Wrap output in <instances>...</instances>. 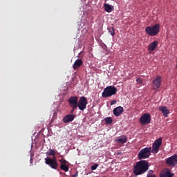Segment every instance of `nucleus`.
<instances>
[{
	"instance_id": "obj_1",
	"label": "nucleus",
	"mask_w": 177,
	"mask_h": 177,
	"mask_svg": "<svg viewBox=\"0 0 177 177\" xmlns=\"http://www.w3.org/2000/svg\"><path fill=\"white\" fill-rule=\"evenodd\" d=\"M162 145V138H158L156 141H153L151 147L142 148L140 149V152H138V160H144L149 158L151 153H158V149H160V145Z\"/></svg>"
},
{
	"instance_id": "obj_2",
	"label": "nucleus",
	"mask_w": 177,
	"mask_h": 177,
	"mask_svg": "<svg viewBox=\"0 0 177 177\" xmlns=\"http://www.w3.org/2000/svg\"><path fill=\"white\" fill-rule=\"evenodd\" d=\"M67 102L69 103V107L72 108V111H69V113H73L75 109H79L80 111H82L85 110L86 106H87V99L85 97L80 98L75 96L69 97Z\"/></svg>"
},
{
	"instance_id": "obj_3",
	"label": "nucleus",
	"mask_w": 177,
	"mask_h": 177,
	"mask_svg": "<svg viewBox=\"0 0 177 177\" xmlns=\"http://www.w3.org/2000/svg\"><path fill=\"white\" fill-rule=\"evenodd\" d=\"M57 162H60V170L62 171L68 172L69 171V166L66 165V160L64 159L58 160L55 161V156H53V158H44V163L46 165H49L51 169H57Z\"/></svg>"
},
{
	"instance_id": "obj_4",
	"label": "nucleus",
	"mask_w": 177,
	"mask_h": 177,
	"mask_svg": "<svg viewBox=\"0 0 177 177\" xmlns=\"http://www.w3.org/2000/svg\"><path fill=\"white\" fill-rule=\"evenodd\" d=\"M147 171H149V162L147 160L136 162V165L133 166V175L140 176L147 173Z\"/></svg>"
},
{
	"instance_id": "obj_5",
	"label": "nucleus",
	"mask_w": 177,
	"mask_h": 177,
	"mask_svg": "<svg viewBox=\"0 0 177 177\" xmlns=\"http://www.w3.org/2000/svg\"><path fill=\"white\" fill-rule=\"evenodd\" d=\"M145 32L149 37H156L160 32V24H156L153 26L146 27Z\"/></svg>"
},
{
	"instance_id": "obj_6",
	"label": "nucleus",
	"mask_w": 177,
	"mask_h": 177,
	"mask_svg": "<svg viewBox=\"0 0 177 177\" xmlns=\"http://www.w3.org/2000/svg\"><path fill=\"white\" fill-rule=\"evenodd\" d=\"M177 164V154L172 155L167 158H165V165L169 167H176Z\"/></svg>"
},
{
	"instance_id": "obj_7",
	"label": "nucleus",
	"mask_w": 177,
	"mask_h": 177,
	"mask_svg": "<svg viewBox=\"0 0 177 177\" xmlns=\"http://www.w3.org/2000/svg\"><path fill=\"white\" fill-rule=\"evenodd\" d=\"M115 93H117V90L115 89H104V92L101 93V97L108 98L115 95Z\"/></svg>"
},
{
	"instance_id": "obj_8",
	"label": "nucleus",
	"mask_w": 177,
	"mask_h": 177,
	"mask_svg": "<svg viewBox=\"0 0 177 177\" xmlns=\"http://www.w3.org/2000/svg\"><path fill=\"white\" fill-rule=\"evenodd\" d=\"M151 122V115L149 113L142 114V116H140V124L142 125L149 124Z\"/></svg>"
},
{
	"instance_id": "obj_9",
	"label": "nucleus",
	"mask_w": 177,
	"mask_h": 177,
	"mask_svg": "<svg viewBox=\"0 0 177 177\" xmlns=\"http://www.w3.org/2000/svg\"><path fill=\"white\" fill-rule=\"evenodd\" d=\"M73 118H75V115L73 114H68L65 115V118H62V122L66 124L73 121Z\"/></svg>"
},
{
	"instance_id": "obj_10",
	"label": "nucleus",
	"mask_w": 177,
	"mask_h": 177,
	"mask_svg": "<svg viewBox=\"0 0 177 177\" xmlns=\"http://www.w3.org/2000/svg\"><path fill=\"white\" fill-rule=\"evenodd\" d=\"M157 46H158V41H154L150 43L148 46L149 52H154V50L157 49Z\"/></svg>"
},
{
	"instance_id": "obj_11",
	"label": "nucleus",
	"mask_w": 177,
	"mask_h": 177,
	"mask_svg": "<svg viewBox=\"0 0 177 177\" xmlns=\"http://www.w3.org/2000/svg\"><path fill=\"white\" fill-rule=\"evenodd\" d=\"M121 113H124V108L121 106H118L113 109V115H114L115 117H119V115H121Z\"/></svg>"
},
{
	"instance_id": "obj_12",
	"label": "nucleus",
	"mask_w": 177,
	"mask_h": 177,
	"mask_svg": "<svg viewBox=\"0 0 177 177\" xmlns=\"http://www.w3.org/2000/svg\"><path fill=\"white\" fill-rule=\"evenodd\" d=\"M153 84L155 88H157V89H158V88L161 86V76H157L156 78L153 80Z\"/></svg>"
},
{
	"instance_id": "obj_13",
	"label": "nucleus",
	"mask_w": 177,
	"mask_h": 177,
	"mask_svg": "<svg viewBox=\"0 0 177 177\" xmlns=\"http://www.w3.org/2000/svg\"><path fill=\"white\" fill-rule=\"evenodd\" d=\"M158 111L163 113V116L167 118V115H169V109H167L166 106H159Z\"/></svg>"
},
{
	"instance_id": "obj_14",
	"label": "nucleus",
	"mask_w": 177,
	"mask_h": 177,
	"mask_svg": "<svg viewBox=\"0 0 177 177\" xmlns=\"http://www.w3.org/2000/svg\"><path fill=\"white\" fill-rule=\"evenodd\" d=\"M82 63H83V62H82V59H77V60L74 62V64H73V68L74 70H77V68H80V67H81V66H82Z\"/></svg>"
},
{
	"instance_id": "obj_15",
	"label": "nucleus",
	"mask_w": 177,
	"mask_h": 177,
	"mask_svg": "<svg viewBox=\"0 0 177 177\" xmlns=\"http://www.w3.org/2000/svg\"><path fill=\"white\" fill-rule=\"evenodd\" d=\"M104 8L105 12H107L108 13H111V12H113V10H114V6L110 4L104 3Z\"/></svg>"
},
{
	"instance_id": "obj_16",
	"label": "nucleus",
	"mask_w": 177,
	"mask_h": 177,
	"mask_svg": "<svg viewBox=\"0 0 177 177\" xmlns=\"http://www.w3.org/2000/svg\"><path fill=\"white\" fill-rule=\"evenodd\" d=\"M127 141V138L126 136H122V138H118V140H115V142H118V143L124 144Z\"/></svg>"
},
{
	"instance_id": "obj_17",
	"label": "nucleus",
	"mask_w": 177,
	"mask_h": 177,
	"mask_svg": "<svg viewBox=\"0 0 177 177\" xmlns=\"http://www.w3.org/2000/svg\"><path fill=\"white\" fill-rule=\"evenodd\" d=\"M174 174L169 172V171H165L163 174L160 175V177H173Z\"/></svg>"
},
{
	"instance_id": "obj_18",
	"label": "nucleus",
	"mask_w": 177,
	"mask_h": 177,
	"mask_svg": "<svg viewBox=\"0 0 177 177\" xmlns=\"http://www.w3.org/2000/svg\"><path fill=\"white\" fill-rule=\"evenodd\" d=\"M109 32H110L112 37H114V35H115V30L114 29V27H110L109 28Z\"/></svg>"
},
{
	"instance_id": "obj_19",
	"label": "nucleus",
	"mask_w": 177,
	"mask_h": 177,
	"mask_svg": "<svg viewBox=\"0 0 177 177\" xmlns=\"http://www.w3.org/2000/svg\"><path fill=\"white\" fill-rule=\"evenodd\" d=\"M104 121L106 122V124H110L112 123V118L108 117L104 118Z\"/></svg>"
},
{
	"instance_id": "obj_20",
	"label": "nucleus",
	"mask_w": 177,
	"mask_h": 177,
	"mask_svg": "<svg viewBox=\"0 0 177 177\" xmlns=\"http://www.w3.org/2000/svg\"><path fill=\"white\" fill-rule=\"evenodd\" d=\"M46 156H55V151H53V149H49V152L46 153Z\"/></svg>"
},
{
	"instance_id": "obj_21",
	"label": "nucleus",
	"mask_w": 177,
	"mask_h": 177,
	"mask_svg": "<svg viewBox=\"0 0 177 177\" xmlns=\"http://www.w3.org/2000/svg\"><path fill=\"white\" fill-rule=\"evenodd\" d=\"M99 167V165L98 164H94L92 165V167H90V169H91L92 171L96 170V168Z\"/></svg>"
},
{
	"instance_id": "obj_22",
	"label": "nucleus",
	"mask_w": 177,
	"mask_h": 177,
	"mask_svg": "<svg viewBox=\"0 0 177 177\" xmlns=\"http://www.w3.org/2000/svg\"><path fill=\"white\" fill-rule=\"evenodd\" d=\"M151 174H153V171L149 170V173L147 174V177H156V175Z\"/></svg>"
},
{
	"instance_id": "obj_23",
	"label": "nucleus",
	"mask_w": 177,
	"mask_h": 177,
	"mask_svg": "<svg viewBox=\"0 0 177 177\" xmlns=\"http://www.w3.org/2000/svg\"><path fill=\"white\" fill-rule=\"evenodd\" d=\"M104 89H117V88L109 86H106Z\"/></svg>"
},
{
	"instance_id": "obj_24",
	"label": "nucleus",
	"mask_w": 177,
	"mask_h": 177,
	"mask_svg": "<svg viewBox=\"0 0 177 177\" xmlns=\"http://www.w3.org/2000/svg\"><path fill=\"white\" fill-rule=\"evenodd\" d=\"M73 85H75V84H77V77H74L73 78Z\"/></svg>"
},
{
	"instance_id": "obj_25",
	"label": "nucleus",
	"mask_w": 177,
	"mask_h": 177,
	"mask_svg": "<svg viewBox=\"0 0 177 177\" xmlns=\"http://www.w3.org/2000/svg\"><path fill=\"white\" fill-rule=\"evenodd\" d=\"M138 84H142V78L140 77H138L137 80H136Z\"/></svg>"
},
{
	"instance_id": "obj_26",
	"label": "nucleus",
	"mask_w": 177,
	"mask_h": 177,
	"mask_svg": "<svg viewBox=\"0 0 177 177\" xmlns=\"http://www.w3.org/2000/svg\"><path fill=\"white\" fill-rule=\"evenodd\" d=\"M69 177H78V171H76V173H75L74 174H73Z\"/></svg>"
},
{
	"instance_id": "obj_27",
	"label": "nucleus",
	"mask_w": 177,
	"mask_h": 177,
	"mask_svg": "<svg viewBox=\"0 0 177 177\" xmlns=\"http://www.w3.org/2000/svg\"><path fill=\"white\" fill-rule=\"evenodd\" d=\"M115 104H117V101L113 100L111 102V106L115 105Z\"/></svg>"
}]
</instances>
